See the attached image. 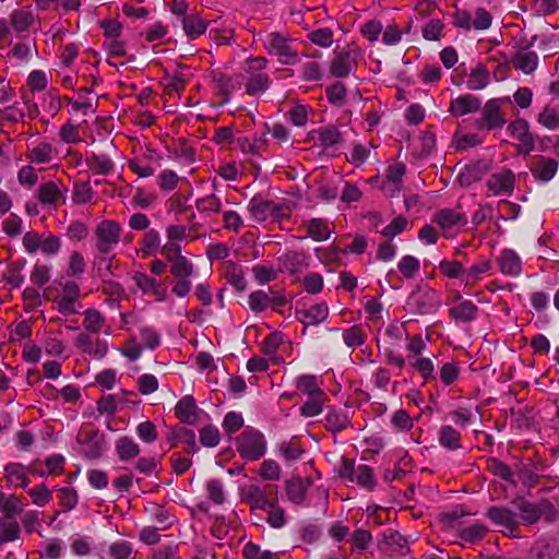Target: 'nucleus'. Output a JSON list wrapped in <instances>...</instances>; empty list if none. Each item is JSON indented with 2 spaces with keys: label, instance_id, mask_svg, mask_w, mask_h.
Masks as SVG:
<instances>
[{
  "label": "nucleus",
  "instance_id": "864d4df0",
  "mask_svg": "<svg viewBox=\"0 0 559 559\" xmlns=\"http://www.w3.org/2000/svg\"><path fill=\"white\" fill-rule=\"evenodd\" d=\"M489 83V73L483 64H477L472 70L469 79L467 81V87L473 91L485 88Z\"/></svg>",
  "mask_w": 559,
  "mask_h": 559
},
{
  "label": "nucleus",
  "instance_id": "69168bd1",
  "mask_svg": "<svg viewBox=\"0 0 559 559\" xmlns=\"http://www.w3.org/2000/svg\"><path fill=\"white\" fill-rule=\"evenodd\" d=\"M409 365L413 369L418 371L421 377L424 378L425 382H428L429 380H433V362L430 358H416L414 360L409 361Z\"/></svg>",
  "mask_w": 559,
  "mask_h": 559
},
{
  "label": "nucleus",
  "instance_id": "39448f33",
  "mask_svg": "<svg viewBox=\"0 0 559 559\" xmlns=\"http://www.w3.org/2000/svg\"><path fill=\"white\" fill-rule=\"evenodd\" d=\"M409 311L425 316L437 312L441 306L439 293L428 286H418L408 297L406 302Z\"/></svg>",
  "mask_w": 559,
  "mask_h": 559
},
{
  "label": "nucleus",
  "instance_id": "ea45409f",
  "mask_svg": "<svg viewBox=\"0 0 559 559\" xmlns=\"http://www.w3.org/2000/svg\"><path fill=\"white\" fill-rule=\"evenodd\" d=\"M5 477L8 481L14 486L26 488L29 479L25 474V467L20 463H10L5 465Z\"/></svg>",
  "mask_w": 559,
  "mask_h": 559
},
{
  "label": "nucleus",
  "instance_id": "5701e85b",
  "mask_svg": "<svg viewBox=\"0 0 559 559\" xmlns=\"http://www.w3.org/2000/svg\"><path fill=\"white\" fill-rule=\"evenodd\" d=\"M329 316V307L325 302H318L311 306L308 309H297L296 318L305 324L308 325H318L326 320Z\"/></svg>",
  "mask_w": 559,
  "mask_h": 559
},
{
  "label": "nucleus",
  "instance_id": "6e6552de",
  "mask_svg": "<svg viewBox=\"0 0 559 559\" xmlns=\"http://www.w3.org/2000/svg\"><path fill=\"white\" fill-rule=\"evenodd\" d=\"M248 211L254 221L261 223L269 218L281 219L289 216V207L284 203H275L266 200L260 194L251 198L248 204Z\"/></svg>",
  "mask_w": 559,
  "mask_h": 559
},
{
  "label": "nucleus",
  "instance_id": "f704fd0d",
  "mask_svg": "<svg viewBox=\"0 0 559 559\" xmlns=\"http://www.w3.org/2000/svg\"><path fill=\"white\" fill-rule=\"evenodd\" d=\"M116 453L121 462H129L140 454V445L128 436L119 438L115 443Z\"/></svg>",
  "mask_w": 559,
  "mask_h": 559
},
{
  "label": "nucleus",
  "instance_id": "cd10ccee",
  "mask_svg": "<svg viewBox=\"0 0 559 559\" xmlns=\"http://www.w3.org/2000/svg\"><path fill=\"white\" fill-rule=\"evenodd\" d=\"M491 269V263L486 258H479L477 262H475L468 269H465L463 285L465 289H471L476 286L483 278V275L486 274Z\"/></svg>",
  "mask_w": 559,
  "mask_h": 559
},
{
  "label": "nucleus",
  "instance_id": "6ab92c4d",
  "mask_svg": "<svg viewBox=\"0 0 559 559\" xmlns=\"http://www.w3.org/2000/svg\"><path fill=\"white\" fill-rule=\"evenodd\" d=\"M559 552V538L544 536L537 539L528 552V559H552Z\"/></svg>",
  "mask_w": 559,
  "mask_h": 559
},
{
  "label": "nucleus",
  "instance_id": "680f3d73",
  "mask_svg": "<svg viewBox=\"0 0 559 559\" xmlns=\"http://www.w3.org/2000/svg\"><path fill=\"white\" fill-rule=\"evenodd\" d=\"M343 341L348 347H358L366 342V333L359 325H353L343 331Z\"/></svg>",
  "mask_w": 559,
  "mask_h": 559
},
{
  "label": "nucleus",
  "instance_id": "dca6fc26",
  "mask_svg": "<svg viewBox=\"0 0 559 559\" xmlns=\"http://www.w3.org/2000/svg\"><path fill=\"white\" fill-rule=\"evenodd\" d=\"M57 155V148L46 141H39L33 146H27L25 152L26 160L34 166L51 164Z\"/></svg>",
  "mask_w": 559,
  "mask_h": 559
},
{
  "label": "nucleus",
  "instance_id": "c9c22d12",
  "mask_svg": "<svg viewBox=\"0 0 559 559\" xmlns=\"http://www.w3.org/2000/svg\"><path fill=\"white\" fill-rule=\"evenodd\" d=\"M439 443L448 450H459L462 448L461 432L450 425L441 426L439 430Z\"/></svg>",
  "mask_w": 559,
  "mask_h": 559
},
{
  "label": "nucleus",
  "instance_id": "6e6d98bb",
  "mask_svg": "<svg viewBox=\"0 0 559 559\" xmlns=\"http://www.w3.org/2000/svg\"><path fill=\"white\" fill-rule=\"evenodd\" d=\"M397 269L406 280H413L420 270V262L413 255H404L399 261Z\"/></svg>",
  "mask_w": 559,
  "mask_h": 559
},
{
  "label": "nucleus",
  "instance_id": "8fccbe9b",
  "mask_svg": "<svg viewBox=\"0 0 559 559\" xmlns=\"http://www.w3.org/2000/svg\"><path fill=\"white\" fill-rule=\"evenodd\" d=\"M439 270L443 276L450 280H461L463 283L465 269L461 262L443 259L439 263Z\"/></svg>",
  "mask_w": 559,
  "mask_h": 559
},
{
  "label": "nucleus",
  "instance_id": "3c124183",
  "mask_svg": "<svg viewBox=\"0 0 559 559\" xmlns=\"http://www.w3.org/2000/svg\"><path fill=\"white\" fill-rule=\"evenodd\" d=\"M317 134L320 144L324 147H332L343 142L342 133L334 126L321 128L317 130Z\"/></svg>",
  "mask_w": 559,
  "mask_h": 559
},
{
  "label": "nucleus",
  "instance_id": "603ef678",
  "mask_svg": "<svg viewBox=\"0 0 559 559\" xmlns=\"http://www.w3.org/2000/svg\"><path fill=\"white\" fill-rule=\"evenodd\" d=\"M486 469L491 473L492 475L509 481L511 484H514L513 479V473L509 465H507L504 462L491 457L487 461V467Z\"/></svg>",
  "mask_w": 559,
  "mask_h": 559
},
{
  "label": "nucleus",
  "instance_id": "f03ea898",
  "mask_svg": "<svg viewBox=\"0 0 559 559\" xmlns=\"http://www.w3.org/2000/svg\"><path fill=\"white\" fill-rule=\"evenodd\" d=\"M506 103L503 98H491L485 103L478 111H480L479 118L474 121V127L478 131H496L501 130L506 123L507 118L502 109V105Z\"/></svg>",
  "mask_w": 559,
  "mask_h": 559
},
{
  "label": "nucleus",
  "instance_id": "49530a36",
  "mask_svg": "<svg viewBox=\"0 0 559 559\" xmlns=\"http://www.w3.org/2000/svg\"><path fill=\"white\" fill-rule=\"evenodd\" d=\"M160 248V235L156 229H148L141 240V252L143 257H151Z\"/></svg>",
  "mask_w": 559,
  "mask_h": 559
},
{
  "label": "nucleus",
  "instance_id": "79ce46f5",
  "mask_svg": "<svg viewBox=\"0 0 559 559\" xmlns=\"http://www.w3.org/2000/svg\"><path fill=\"white\" fill-rule=\"evenodd\" d=\"M267 145L266 133L260 135H253L252 140L243 139L240 141V148L245 153H249L251 155H262Z\"/></svg>",
  "mask_w": 559,
  "mask_h": 559
},
{
  "label": "nucleus",
  "instance_id": "774afa93",
  "mask_svg": "<svg viewBox=\"0 0 559 559\" xmlns=\"http://www.w3.org/2000/svg\"><path fill=\"white\" fill-rule=\"evenodd\" d=\"M132 554V546L129 542H116L109 547L110 559H129Z\"/></svg>",
  "mask_w": 559,
  "mask_h": 559
},
{
  "label": "nucleus",
  "instance_id": "5fc2aeb1",
  "mask_svg": "<svg viewBox=\"0 0 559 559\" xmlns=\"http://www.w3.org/2000/svg\"><path fill=\"white\" fill-rule=\"evenodd\" d=\"M362 488L372 490L376 486L374 475L372 467L368 465H359L354 475V481Z\"/></svg>",
  "mask_w": 559,
  "mask_h": 559
},
{
  "label": "nucleus",
  "instance_id": "de8ad7c7",
  "mask_svg": "<svg viewBox=\"0 0 559 559\" xmlns=\"http://www.w3.org/2000/svg\"><path fill=\"white\" fill-rule=\"evenodd\" d=\"M297 389L308 396H324V392L319 388L317 378L312 374H304L297 378Z\"/></svg>",
  "mask_w": 559,
  "mask_h": 559
},
{
  "label": "nucleus",
  "instance_id": "09e8293b",
  "mask_svg": "<svg viewBox=\"0 0 559 559\" xmlns=\"http://www.w3.org/2000/svg\"><path fill=\"white\" fill-rule=\"evenodd\" d=\"M348 417L340 411L332 409L325 416V428L333 433L341 432L349 426Z\"/></svg>",
  "mask_w": 559,
  "mask_h": 559
},
{
  "label": "nucleus",
  "instance_id": "13d9d810",
  "mask_svg": "<svg viewBox=\"0 0 559 559\" xmlns=\"http://www.w3.org/2000/svg\"><path fill=\"white\" fill-rule=\"evenodd\" d=\"M280 451L287 462L298 460L304 453V449L297 438H293L288 442L281 443Z\"/></svg>",
  "mask_w": 559,
  "mask_h": 559
},
{
  "label": "nucleus",
  "instance_id": "72a5a7b5",
  "mask_svg": "<svg viewBox=\"0 0 559 559\" xmlns=\"http://www.w3.org/2000/svg\"><path fill=\"white\" fill-rule=\"evenodd\" d=\"M85 164L93 175L107 176L114 171L115 163L105 154L91 153Z\"/></svg>",
  "mask_w": 559,
  "mask_h": 559
},
{
  "label": "nucleus",
  "instance_id": "e2e57ef3",
  "mask_svg": "<svg viewBox=\"0 0 559 559\" xmlns=\"http://www.w3.org/2000/svg\"><path fill=\"white\" fill-rule=\"evenodd\" d=\"M287 497L288 499L296 503L300 504L306 498V487L301 479H292L286 484Z\"/></svg>",
  "mask_w": 559,
  "mask_h": 559
},
{
  "label": "nucleus",
  "instance_id": "f8f14e48",
  "mask_svg": "<svg viewBox=\"0 0 559 559\" xmlns=\"http://www.w3.org/2000/svg\"><path fill=\"white\" fill-rule=\"evenodd\" d=\"M361 56L360 49L352 44L347 45L341 52H338L332 60L330 72L335 78H346L352 72L353 68L357 64V59Z\"/></svg>",
  "mask_w": 559,
  "mask_h": 559
},
{
  "label": "nucleus",
  "instance_id": "a18cd8bd",
  "mask_svg": "<svg viewBox=\"0 0 559 559\" xmlns=\"http://www.w3.org/2000/svg\"><path fill=\"white\" fill-rule=\"evenodd\" d=\"M170 273L175 278H190L193 274V263L182 255L170 261Z\"/></svg>",
  "mask_w": 559,
  "mask_h": 559
},
{
  "label": "nucleus",
  "instance_id": "473e14b6",
  "mask_svg": "<svg viewBox=\"0 0 559 559\" xmlns=\"http://www.w3.org/2000/svg\"><path fill=\"white\" fill-rule=\"evenodd\" d=\"M510 63L525 74H531L537 69L538 56L535 51L522 49L512 56Z\"/></svg>",
  "mask_w": 559,
  "mask_h": 559
},
{
  "label": "nucleus",
  "instance_id": "20e7f679",
  "mask_svg": "<svg viewBox=\"0 0 559 559\" xmlns=\"http://www.w3.org/2000/svg\"><path fill=\"white\" fill-rule=\"evenodd\" d=\"M263 48L271 56H276L282 64H295L297 52L292 47V38L280 32H271L262 38Z\"/></svg>",
  "mask_w": 559,
  "mask_h": 559
},
{
  "label": "nucleus",
  "instance_id": "2eb2a0df",
  "mask_svg": "<svg viewBox=\"0 0 559 559\" xmlns=\"http://www.w3.org/2000/svg\"><path fill=\"white\" fill-rule=\"evenodd\" d=\"M74 345L84 354L96 359H103L108 352V344L98 336L94 337L93 333L81 332L74 340Z\"/></svg>",
  "mask_w": 559,
  "mask_h": 559
},
{
  "label": "nucleus",
  "instance_id": "a878e982",
  "mask_svg": "<svg viewBox=\"0 0 559 559\" xmlns=\"http://www.w3.org/2000/svg\"><path fill=\"white\" fill-rule=\"evenodd\" d=\"M167 440L170 442V448H176L178 441H180V443H186L188 445V454H193L198 451L193 430L185 427L176 426L171 428L167 435Z\"/></svg>",
  "mask_w": 559,
  "mask_h": 559
},
{
  "label": "nucleus",
  "instance_id": "c03bdc74",
  "mask_svg": "<svg viewBox=\"0 0 559 559\" xmlns=\"http://www.w3.org/2000/svg\"><path fill=\"white\" fill-rule=\"evenodd\" d=\"M16 179L21 187L32 190L38 182V171L28 163L17 170Z\"/></svg>",
  "mask_w": 559,
  "mask_h": 559
},
{
  "label": "nucleus",
  "instance_id": "f257e3e1",
  "mask_svg": "<svg viewBox=\"0 0 559 559\" xmlns=\"http://www.w3.org/2000/svg\"><path fill=\"white\" fill-rule=\"evenodd\" d=\"M242 501L248 503L252 510H267L278 504V490L276 485L267 484L263 487L247 485L241 488Z\"/></svg>",
  "mask_w": 559,
  "mask_h": 559
},
{
  "label": "nucleus",
  "instance_id": "37998d69",
  "mask_svg": "<svg viewBox=\"0 0 559 559\" xmlns=\"http://www.w3.org/2000/svg\"><path fill=\"white\" fill-rule=\"evenodd\" d=\"M283 342V334L281 332H273L265 337L262 343V352L264 355L271 357V359L276 364H281L283 361L282 358L276 356V352L280 345Z\"/></svg>",
  "mask_w": 559,
  "mask_h": 559
},
{
  "label": "nucleus",
  "instance_id": "393cba45",
  "mask_svg": "<svg viewBox=\"0 0 559 559\" xmlns=\"http://www.w3.org/2000/svg\"><path fill=\"white\" fill-rule=\"evenodd\" d=\"M432 222L438 224L442 229H450L455 226H465L467 218L464 213L453 209H440L433 215Z\"/></svg>",
  "mask_w": 559,
  "mask_h": 559
},
{
  "label": "nucleus",
  "instance_id": "a211bd4d",
  "mask_svg": "<svg viewBox=\"0 0 559 559\" xmlns=\"http://www.w3.org/2000/svg\"><path fill=\"white\" fill-rule=\"evenodd\" d=\"M133 281L143 294L153 296L158 302L166 300L168 289L164 283L157 282L156 278L150 277L145 273L141 272H136L133 275Z\"/></svg>",
  "mask_w": 559,
  "mask_h": 559
},
{
  "label": "nucleus",
  "instance_id": "4d7b16f0",
  "mask_svg": "<svg viewBox=\"0 0 559 559\" xmlns=\"http://www.w3.org/2000/svg\"><path fill=\"white\" fill-rule=\"evenodd\" d=\"M226 281L238 292H243L247 287V281L241 266L230 263L225 274Z\"/></svg>",
  "mask_w": 559,
  "mask_h": 559
},
{
  "label": "nucleus",
  "instance_id": "0eeeda50",
  "mask_svg": "<svg viewBox=\"0 0 559 559\" xmlns=\"http://www.w3.org/2000/svg\"><path fill=\"white\" fill-rule=\"evenodd\" d=\"M122 227L112 219H104L97 224L94 230L95 248L99 255H108L119 243Z\"/></svg>",
  "mask_w": 559,
  "mask_h": 559
},
{
  "label": "nucleus",
  "instance_id": "bf43d9fd",
  "mask_svg": "<svg viewBox=\"0 0 559 559\" xmlns=\"http://www.w3.org/2000/svg\"><path fill=\"white\" fill-rule=\"evenodd\" d=\"M489 532L488 527L481 523H474L468 527L462 528L459 533L460 537L468 543H475L485 537Z\"/></svg>",
  "mask_w": 559,
  "mask_h": 559
},
{
  "label": "nucleus",
  "instance_id": "b1692460",
  "mask_svg": "<svg viewBox=\"0 0 559 559\" xmlns=\"http://www.w3.org/2000/svg\"><path fill=\"white\" fill-rule=\"evenodd\" d=\"M530 169L537 181L547 182L555 177L558 170V162L554 158L539 155Z\"/></svg>",
  "mask_w": 559,
  "mask_h": 559
},
{
  "label": "nucleus",
  "instance_id": "f3484780",
  "mask_svg": "<svg viewBox=\"0 0 559 559\" xmlns=\"http://www.w3.org/2000/svg\"><path fill=\"white\" fill-rule=\"evenodd\" d=\"M486 186L493 195H511L515 186V176L511 169L502 168L489 177Z\"/></svg>",
  "mask_w": 559,
  "mask_h": 559
},
{
  "label": "nucleus",
  "instance_id": "423d86ee",
  "mask_svg": "<svg viewBox=\"0 0 559 559\" xmlns=\"http://www.w3.org/2000/svg\"><path fill=\"white\" fill-rule=\"evenodd\" d=\"M237 450L242 459L257 461L266 452L265 438L259 430L247 427L237 439Z\"/></svg>",
  "mask_w": 559,
  "mask_h": 559
},
{
  "label": "nucleus",
  "instance_id": "7c9ffc66",
  "mask_svg": "<svg viewBox=\"0 0 559 559\" xmlns=\"http://www.w3.org/2000/svg\"><path fill=\"white\" fill-rule=\"evenodd\" d=\"M309 257L305 252L288 251L280 257V266L282 271L290 274L299 272L308 265Z\"/></svg>",
  "mask_w": 559,
  "mask_h": 559
},
{
  "label": "nucleus",
  "instance_id": "4be33fe9",
  "mask_svg": "<svg viewBox=\"0 0 559 559\" xmlns=\"http://www.w3.org/2000/svg\"><path fill=\"white\" fill-rule=\"evenodd\" d=\"M480 99L472 94L459 96L451 100L449 112L455 117H462L467 114L476 112L480 109Z\"/></svg>",
  "mask_w": 559,
  "mask_h": 559
},
{
  "label": "nucleus",
  "instance_id": "9d476101",
  "mask_svg": "<svg viewBox=\"0 0 559 559\" xmlns=\"http://www.w3.org/2000/svg\"><path fill=\"white\" fill-rule=\"evenodd\" d=\"M521 519L525 525H533L540 519L552 522L557 518V510L548 500H542L538 503L521 501L518 506Z\"/></svg>",
  "mask_w": 559,
  "mask_h": 559
},
{
  "label": "nucleus",
  "instance_id": "338daca9",
  "mask_svg": "<svg viewBox=\"0 0 559 559\" xmlns=\"http://www.w3.org/2000/svg\"><path fill=\"white\" fill-rule=\"evenodd\" d=\"M195 206L201 213H218L222 209V203L215 194H209L199 199Z\"/></svg>",
  "mask_w": 559,
  "mask_h": 559
},
{
  "label": "nucleus",
  "instance_id": "58836bf2",
  "mask_svg": "<svg viewBox=\"0 0 559 559\" xmlns=\"http://www.w3.org/2000/svg\"><path fill=\"white\" fill-rule=\"evenodd\" d=\"M182 27L186 35L194 39L205 33L207 23L198 15H185L182 19Z\"/></svg>",
  "mask_w": 559,
  "mask_h": 559
},
{
  "label": "nucleus",
  "instance_id": "9b49d317",
  "mask_svg": "<svg viewBox=\"0 0 559 559\" xmlns=\"http://www.w3.org/2000/svg\"><path fill=\"white\" fill-rule=\"evenodd\" d=\"M78 442L82 447L83 455L88 460H97L103 455L106 440L104 433L98 429L83 428L76 437Z\"/></svg>",
  "mask_w": 559,
  "mask_h": 559
},
{
  "label": "nucleus",
  "instance_id": "aec40b11",
  "mask_svg": "<svg viewBox=\"0 0 559 559\" xmlns=\"http://www.w3.org/2000/svg\"><path fill=\"white\" fill-rule=\"evenodd\" d=\"M497 264L506 276L518 277L522 272V260L512 249H503L497 258Z\"/></svg>",
  "mask_w": 559,
  "mask_h": 559
},
{
  "label": "nucleus",
  "instance_id": "bb28decb",
  "mask_svg": "<svg viewBox=\"0 0 559 559\" xmlns=\"http://www.w3.org/2000/svg\"><path fill=\"white\" fill-rule=\"evenodd\" d=\"M301 227L306 230L308 237L318 242L328 240L332 234L330 224L324 218L305 221Z\"/></svg>",
  "mask_w": 559,
  "mask_h": 559
},
{
  "label": "nucleus",
  "instance_id": "a19ab883",
  "mask_svg": "<svg viewBox=\"0 0 559 559\" xmlns=\"http://www.w3.org/2000/svg\"><path fill=\"white\" fill-rule=\"evenodd\" d=\"M218 94L222 97V104H227L230 99L231 93L237 88V83L231 76L223 73L213 76Z\"/></svg>",
  "mask_w": 559,
  "mask_h": 559
},
{
  "label": "nucleus",
  "instance_id": "2f4dec72",
  "mask_svg": "<svg viewBox=\"0 0 559 559\" xmlns=\"http://www.w3.org/2000/svg\"><path fill=\"white\" fill-rule=\"evenodd\" d=\"M489 167L485 162H474L467 164L464 170L460 173L457 179L462 186L468 187L474 182L481 180V178L488 173Z\"/></svg>",
  "mask_w": 559,
  "mask_h": 559
},
{
  "label": "nucleus",
  "instance_id": "1a4fd4ad",
  "mask_svg": "<svg viewBox=\"0 0 559 559\" xmlns=\"http://www.w3.org/2000/svg\"><path fill=\"white\" fill-rule=\"evenodd\" d=\"M545 471L546 465L537 455L522 457L515 464V473L526 488L536 487Z\"/></svg>",
  "mask_w": 559,
  "mask_h": 559
},
{
  "label": "nucleus",
  "instance_id": "ddd939ff",
  "mask_svg": "<svg viewBox=\"0 0 559 559\" xmlns=\"http://www.w3.org/2000/svg\"><path fill=\"white\" fill-rule=\"evenodd\" d=\"M507 131L520 143L515 145L520 155L527 156L535 150V136L530 131V124L524 119H516L508 124Z\"/></svg>",
  "mask_w": 559,
  "mask_h": 559
},
{
  "label": "nucleus",
  "instance_id": "4468645a",
  "mask_svg": "<svg viewBox=\"0 0 559 559\" xmlns=\"http://www.w3.org/2000/svg\"><path fill=\"white\" fill-rule=\"evenodd\" d=\"M486 516L496 525L502 526L504 528L502 531L503 534L512 537L516 536L515 533L519 527L518 516L509 508L502 506L490 507L486 512Z\"/></svg>",
  "mask_w": 559,
  "mask_h": 559
},
{
  "label": "nucleus",
  "instance_id": "052dcab7",
  "mask_svg": "<svg viewBox=\"0 0 559 559\" xmlns=\"http://www.w3.org/2000/svg\"><path fill=\"white\" fill-rule=\"evenodd\" d=\"M537 121L547 129L559 128V109L552 106H545L537 117Z\"/></svg>",
  "mask_w": 559,
  "mask_h": 559
},
{
  "label": "nucleus",
  "instance_id": "0e129e2a",
  "mask_svg": "<svg viewBox=\"0 0 559 559\" xmlns=\"http://www.w3.org/2000/svg\"><path fill=\"white\" fill-rule=\"evenodd\" d=\"M94 191L90 182H78L72 191V201L75 204H86L93 199Z\"/></svg>",
  "mask_w": 559,
  "mask_h": 559
},
{
  "label": "nucleus",
  "instance_id": "7ed1b4c3",
  "mask_svg": "<svg viewBox=\"0 0 559 559\" xmlns=\"http://www.w3.org/2000/svg\"><path fill=\"white\" fill-rule=\"evenodd\" d=\"M68 187L59 178L49 179L39 185L35 192L38 203L49 210L58 211L66 205Z\"/></svg>",
  "mask_w": 559,
  "mask_h": 559
},
{
  "label": "nucleus",
  "instance_id": "4c0bfd02",
  "mask_svg": "<svg viewBox=\"0 0 559 559\" xmlns=\"http://www.w3.org/2000/svg\"><path fill=\"white\" fill-rule=\"evenodd\" d=\"M271 83L272 81L266 73L253 74L249 75L245 84V90L248 95L254 96L267 91L269 87L271 86Z\"/></svg>",
  "mask_w": 559,
  "mask_h": 559
},
{
  "label": "nucleus",
  "instance_id": "412c9836",
  "mask_svg": "<svg viewBox=\"0 0 559 559\" xmlns=\"http://www.w3.org/2000/svg\"><path fill=\"white\" fill-rule=\"evenodd\" d=\"M200 409L192 395H186L180 399L175 406V415L187 425H194L199 420Z\"/></svg>",
  "mask_w": 559,
  "mask_h": 559
},
{
  "label": "nucleus",
  "instance_id": "e433bc0d",
  "mask_svg": "<svg viewBox=\"0 0 559 559\" xmlns=\"http://www.w3.org/2000/svg\"><path fill=\"white\" fill-rule=\"evenodd\" d=\"M83 328L85 332L99 334L106 325V318L95 308H88L84 311Z\"/></svg>",
  "mask_w": 559,
  "mask_h": 559
},
{
  "label": "nucleus",
  "instance_id": "c756f323",
  "mask_svg": "<svg viewBox=\"0 0 559 559\" xmlns=\"http://www.w3.org/2000/svg\"><path fill=\"white\" fill-rule=\"evenodd\" d=\"M35 21L36 16L28 8L15 9L10 14V24L16 34L28 31Z\"/></svg>",
  "mask_w": 559,
  "mask_h": 559
},
{
  "label": "nucleus",
  "instance_id": "c85d7f7f",
  "mask_svg": "<svg viewBox=\"0 0 559 559\" xmlns=\"http://www.w3.org/2000/svg\"><path fill=\"white\" fill-rule=\"evenodd\" d=\"M478 312V307L472 300L465 299L449 309V317L457 322L471 323L476 320Z\"/></svg>",
  "mask_w": 559,
  "mask_h": 559
}]
</instances>
